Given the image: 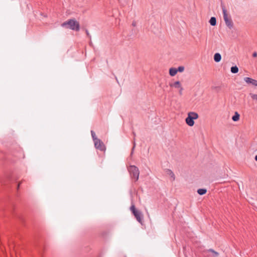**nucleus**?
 Returning <instances> with one entry per match:
<instances>
[{"instance_id": "1", "label": "nucleus", "mask_w": 257, "mask_h": 257, "mask_svg": "<svg viewBox=\"0 0 257 257\" xmlns=\"http://www.w3.org/2000/svg\"><path fill=\"white\" fill-rule=\"evenodd\" d=\"M66 26H68L67 28H69L72 30L78 31L80 30L79 23L74 19H70L62 24V26L63 27H66Z\"/></svg>"}, {"instance_id": "2", "label": "nucleus", "mask_w": 257, "mask_h": 257, "mask_svg": "<svg viewBox=\"0 0 257 257\" xmlns=\"http://www.w3.org/2000/svg\"><path fill=\"white\" fill-rule=\"evenodd\" d=\"M131 178L136 182L138 180L139 177L140 172L138 168L134 165H131L128 168Z\"/></svg>"}, {"instance_id": "3", "label": "nucleus", "mask_w": 257, "mask_h": 257, "mask_svg": "<svg viewBox=\"0 0 257 257\" xmlns=\"http://www.w3.org/2000/svg\"><path fill=\"white\" fill-rule=\"evenodd\" d=\"M198 114L195 112H189L188 113V116L185 119L186 123L190 126H192L194 124V119L198 118Z\"/></svg>"}, {"instance_id": "4", "label": "nucleus", "mask_w": 257, "mask_h": 257, "mask_svg": "<svg viewBox=\"0 0 257 257\" xmlns=\"http://www.w3.org/2000/svg\"><path fill=\"white\" fill-rule=\"evenodd\" d=\"M226 26L231 30L232 34V37H235L236 36V32L235 28H234L233 23L230 16H228L226 13Z\"/></svg>"}, {"instance_id": "5", "label": "nucleus", "mask_w": 257, "mask_h": 257, "mask_svg": "<svg viewBox=\"0 0 257 257\" xmlns=\"http://www.w3.org/2000/svg\"><path fill=\"white\" fill-rule=\"evenodd\" d=\"M130 210H131L132 213L135 216V218L137 220V221L140 222L141 224H143V215L139 210H137L136 209L135 206L134 204H132L130 207Z\"/></svg>"}, {"instance_id": "6", "label": "nucleus", "mask_w": 257, "mask_h": 257, "mask_svg": "<svg viewBox=\"0 0 257 257\" xmlns=\"http://www.w3.org/2000/svg\"><path fill=\"white\" fill-rule=\"evenodd\" d=\"M94 146L96 149L99 150L101 151H105L106 147L103 143L100 140L97 139L94 142Z\"/></svg>"}, {"instance_id": "7", "label": "nucleus", "mask_w": 257, "mask_h": 257, "mask_svg": "<svg viewBox=\"0 0 257 257\" xmlns=\"http://www.w3.org/2000/svg\"><path fill=\"white\" fill-rule=\"evenodd\" d=\"M244 80L247 83H250L254 86H257V80H256L249 77H245Z\"/></svg>"}, {"instance_id": "8", "label": "nucleus", "mask_w": 257, "mask_h": 257, "mask_svg": "<svg viewBox=\"0 0 257 257\" xmlns=\"http://www.w3.org/2000/svg\"><path fill=\"white\" fill-rule=\"evenodd\" d=\"M171 87H174L177 88H181V91H182L183 88L182 87L180 82L179 81L175 82L174 83L170 84Z\"/></svg>"}, {"instance_id": "9", "label": "nucleus", "mask_w": 257, "mask_h": 257, "mask_svg": "<svg viewBox=\"0 0 257 257\" xmlns=\"http://www.w3.org/2000/svg\"><path fill=\"white\" fill-rule=\"evenodd\" d=\"M221 59V56L220 53H216L214 55V60L216 62H219Z\"/></svg>"}, {"instance_id": "10", "label": "nucleus", "mask_w": 257, "mask_h": 257, "mask_svg": "<svg viewBox=\"0 0 257 257\" xmlns=\"http://www.w3.org/2000/svg\"><path fill=\"white\" fill-rule=\"evenodd\" d=\"M166 173L170 176L172 178L173 181L175 180V176L174 174V173L170 169H167L166 170Z\"/></svg>"}, {"instance_id": "11", "label": "nucleus", "mask_w": 257, "mask_h": 257, "mask_svg": "<svg viewBox=\"0 0 257 257\" xmlns=\"http://www.w3.org/2000/svg\"><path fill=\"white\" fill-rule=\"evenodd\" d=\"M177 73V68H171L170 69H169V74L171 76H175Z\"/></svg>"}, {"instance_id": "12", "label": "nucleus", "mask_w": 257, "mask_h": 257, "mask_svg": "<svg viewBox=\"0 0 257 257\" xmlns=\"http://www.w3.org/2000/svg\"><path fill=\"white\" fill-rule=\"evenodd\" d=\"M240 114L237 112H235L234 114L232 117V119L234 121H237L239 119Z\"/></svg>"}, {"instance_id": "13", "label": "nucleus", "mask_w": 257, "mask_h": 257, "mask_svg": "<svg viewBox=\"0 0 257 257\" xmlns=\"http://www.w3.org/2000/svg\"><path fill=\"white\" fill-rule=\"evenodd\" d=\"M211 253L212 254V256L213 257H217L218 255V252H216L215 251H214V250L212 249H210L208 250H207L205 253Z\"/></svg>"}, {"instance_id": "14", "label": "nucleus", "mask_w": 257, "mask_h": 257, "mask_svg": "<svg viewBox=\"0 0 257 257\" xmlns=\"http://www.w3.org/2000/svg\"><path fill=\"white\" fill-rule=\"evenodd\" d=\"M209 23L212 26H215L216 24V18L214 17H211L209 20Z\"/></svg>"}, {"instance_id": "15", "label": "nucleus", "mask_w": 257, "mask_h": 257, "mask_svg": "<svg viewBox=\"0 0 257 257\" xmlns=\"http://www.w3.org/2000/svg\"><path fill=\"white\" fill-rule=\"evenodd\" d=\"M206 192L207 190L206 189L201 188L197 190V193L200 195H203L206 194Z\"/></svg>"}, {"instance_id": "16", "label": "nucleus", "mask_w": 257, "mask_h": 257, "mask_svg": "<svg viewBox=\"0 0 257 257\" xmlns=\"http://www.w3.org/2000/svg\"><path fill=\"white\" fill-rule=\"evenodd\" d=\"M230 70L232 73L235 74L238 72V68L236 66H234L231 67Z\"/></svg>"}, {"instance_id": "17", "label": "nucleus", "mask_w": 257, "mask_h": 257, "mask_svg": "<svg viewBox=\"0 0 257 257\" xmlns=\"http://www.w3.org/2000/svg\"><path fill=\"white\" fill-rule=\"evenodd\" d=\"M91 136H92V138L93 139V142H94L95 141H96V140L98 139L96 136V135H95V133L94 131H91Z\"/></svg>"}, {"instance_id": "18", "label": "nucleus", "mask_w": 257, "mask_h": 257, "mask_svg": "<svg viewBox=\"0 0 257 257\" xmlns=\"http://www.w3.org/2000/svg\"><path fill=\"white\" fill-rule=\"evenodd\" d=\"M249 95L250 96V97H251V98L253 100H255L257 101V94H253L252 93H250L249 94Z\"/></svg>"}, {"instance_id": "19", "label": "nucleus", "mask_w": 257, "mask_h": 257, "mask_svg": "<svg viewBox=\"0 0 257 257\" xmlns=\"http://www.w3.org/2000/svg\"><path fill=\"white\" fill-rule=\"evenodd\" d=\"M177 72H182L184 70V67L181 66L178 67L177 69Z\"/></svg>"}, {"instance_id": "20", "label": "nucleus", "mask_w": 257, "mask_h": 257, "mask_svg": "<svg viewBox=\"0 0 257 257\" xmlns=\"http://www.w3.org/2000/svg\"><path fill=\"white\" fill-rule=\"evenodd\" d=\"M221 6H222V9L223 18L224 20H225V7L223 6L222 4L221 5Z\"/></svg>"}, {"instance_id": "21", "label": "nucleus", "mask_w": 257, "mask_h": 257, "mask_svg": "<svg viewBox=\"0 0 257 257\" xmlns=\"http://www.w3.org/2000/svg\"><path fill=\"white\" fill-rule=\"evenodd\" d=\"M133 144H134V146H133V147L132 150V152H131V155H133V152H134V149H135V147H136V142H135V141H134V143H133Z\"/></svg>"}, {"instance_id": "22", "label": "nucleus", "mask_w": 257, "mask_h": 257, "mask_svg": "<svg viewBox=\"0 0 257 257\" xmlns=\"http://www.w3.org/2000/svg\"><path fill=\"white\" fill-rule=\"evenodd\" d=\"M252 56L253 57H257V53L256 52H253V54H252Z\"/></svg>"}, {"instance_id": "23", "label": "nucleus", "mask_w": 257, "mask_h": 257, "mask_svg": "<svg viewBox=\"0 0 257 257\" xmlns=\"http://www.w3.org/2000/svg\"><path fill=\"white\" fill-rule=\"evenodd\" d=\"M86 33L88 37H90V35H89V32H88V30H86Z\"/></svg>"}, {"instance_id": "24", "label": "nucleus", "mask_w": 257, "mask_h": 257, "mask_svg": "<svg viewBox=\"0 0 257 257\" xmlns=\"http://www.w3.org/2000/svg\"><path fill=\"white\" fill-rule=\"evenodd\" d=\"M132 25H133V26L135 27L136 26V22H133V23H132Z\"/></svg>"}, {"instance_id": "25", "label": "nucleus", "mask_w": 257, "mask_h": 257, "mask_svg": "<svg viewBox=\"0 0 257 257\" xmlns=\"http://www.w3.org/2000/svg\"><path fill=\"white\" fill-rule=\"evenodd\" d=\"M133 134L134 137L135 138L136 136V133L135 132H133Z\"/></svg>"}, {"instance_id": "26", "label": "nucleus", "mask_w": 257, "mask_h": 257, "mask_svg": "<svg viewBox=\"0 0 257 257\" xmlns=\"http://www.w3.org/2000/svg\"><path fill=\"white\" fill-rule=\"evenodd\" d=\"M254 159L257 162V155L255 156Z\"/></svg>"}, {"instance_id": "27", "label": "nucleus", "mask_w": 257, "mask_h": 257, "mask_svg": "<svg viewBox=\"0 0 257 257\" xmlns=\"http://www.w3.org/2000/svg\"><path fill=\"white\" fill-rule=\"evenodd\" d=\"M20 185V183L18 184V186H17V189H18V188H19Z\"/></svg>"}, {"instance_id": "28", "label": "nucleus", "mask_w": 257, "mask_h": 257, "mask_svg": "<svg viewBox=\"0 0 257 257\" xmlns=\"http://www.w3.org/2000/svg\"><path fill=\"white\" fill-rule=\"evenodd\" d=\"M182 91H181V89H180V91H179V93H180V94H181V95L182 94Z\"/></svg>"}, {"instance_id": "29", "label": "nucleus", "mask_w": 257, "mask_h": 257, "mask_svg": "<svg viewBox=\"0 0 257 257\" xmlns=\"http://www.w3.org/2000/svg\"><path fill=\"white\" fill-rule=\"evenodd\" d=\"M229 33L230 32V33H231V30H230V31H229ZM230 35H231V36L232 37V34H230Z\"/></svg>"}, {"instance_id": "30", "label": "nucleus", "mask_w": 257, "mask_h": 257, "mask_svg": "<svg viewBox=\"0 0 257 257\" xmlns=\"http://www.w3.org/2000/svg\"><path fill=\"white\" fill-rule=\"evenodd\" d=\"M115 79L117 81V79L116 77H115Z\"/></svg>"}]
</instances>
